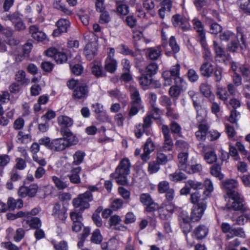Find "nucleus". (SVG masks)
<instances>
[{
  "label": "nucleus",
  "mask_w": 250,
  "mask_h": 250,
  "mask_svg": "<svg viewBox=\"0 0 250 250\" xmlns=\"http://www.w3.org/2000/svg\"><path fill=\"white\" fill-rule=\"evenodd\" d=\"M130 165L129 159L124 158L116 167L115 172L110 174V177L115 179L118 184L122 185H126V176L129 174Z\"/></svg>",
  "instance_id": "obj_1"
},
{
  "label": "nucleus",
  "mask_w": 250,
  "mask_h": 250,
  "mask_svg": "<svg viewBox=\"0 0 250 250\" xmlns=\"http://www.w3.org/2000/svg\"><path fill=\"white\" fill-rule=\"evenodd\" d=\"M181 66L177 63L172 66L169 70L165 71L162 73V78L164 81V85L168 86L172 84V80H174L176 84L185 83L186 81L180 77Z\"/></svg>",
  "instance_id": "obj_2"
},
{
  "label": "nucleus",
  "mask_w": 250,
  "mask_h": 250,
  "mask_svg": "<svg viewBox=\"0 0 250 250\" xmlns=\"http://www.w3.org/2000/svg\"><path fill=\"white\" fill-rule=\"evenodd\" d=\"M93 199V195L89 191L80 194L76 198L73 199L72 204L75 208H79L80 211H83L84 209L88 208L90 207L89 202Z\"/></svg>",
  "instance_id": "obj_3"
},
{
  "label": "nucleus",
  "mask_w": 250,
  "mask_h": 250,
  "mask_svg": "<svg viewBox=\"0 0 250 250\" xmlns=\"http://www.w3.org/2000/svg\"><path fill=\"white\" fill-rule=\"evenodd\" d=\"M229 197V200L228 203V208H232L235 210H246L247 207L244 199L240 193L234 192Z\"/></svg>",
  "instance_id": "obj_4"
},
{
  "label": "nucleus",
  "mask_w": 250,
  "mask_h": 250,
  "mask_svg": "<svg viewBox=\"0 0 250 250\" xmlns=\"http://www.w3.org/2000/svg\"><path fill=\"white\" fill-rule=\"evenodd\" d=\"M221 228L222 231L227 234V238L228 239H232L235 236H239L242 238L246 237L245 232L242 229H232L230 224L228 223H223Z\"/></svg>",
  "instance_id": "obj_5"
},
{
  "label": "nucleus",
  "mask_w": 250,
  "mask_h": 250,
  "mask_svg": "<svg viewBox=\"0 0 250 250\" xmlns=\"http://www.w3.org/2000/svg\"><path fill=\"white\" fill-rule=\"evenodd\" d=\"M82 212L75 209L70 213V217L72 221V229L74 232H79L82 228L83 226Z\"/></svg>",
  "instance_id": "obj_6"
},
{
  "label": "nucleus",
  "mask_w": 250,
  "mask_h": 250,
  "mask_svg": "<svg viewBox=\"0 0 250 250\" xmlns=\"http://www.w3.org/2000/svg\"><path fill=\"white\" fill-rule=\"evenodd\" d=\"M193 28L197 33V40L200 44L205 45V40H206V32L202 21L197 18L192 20Z\"/></svg>",
  "instance_id": "obj_7"
},
{
  "label": "nucleus",
  "mask_w": 250,
  "mask_h": 250,
  "mask_svg": "<svg viewBox=\"0 0 250 250\" xmlns=\"http://www.w3.org/2000/svg\"><path fill=\"white\" fill-rule=\"evenodd\" d=\"M207 208V203L201 202L193 207L192 209L190 220L193 222L199 221L202 217L205 210Z\"/></svg>",
  "instance_id": "obj_8"
},
{
  "label": "nucleus",
  "mask_w": 250,
  "mask_h": 250,
  "mask_svg": "<svg viewBox=\"0 0 250 250\" xmlns=\"http://www.w3.org/2000/svg\"><path fill=\"white\" fill-rule=\"evenodd\" d=\"M45 53L47 56L53 58L58 63H63L67 60L66 54L55 47H50L46 51Z\"/></svg>",
  "instance_id": "obj_9"
},
{
  "label": "nucleus",
  "mask_w": 250,
  "mask_h": 250,
  "mask_svg": "<svg viewBox=\"0 0 250 250\" xmlns=\"http://www.w3.org/2000/svg\"><path fill=\"white\" fill-rule=\"evenodd\" d=\"M56 25L57 29H55L52 33V35L54 37H59L62 33L67 32L70 26V23L67 19H61L56 22Z\"/></svg>",
  "instance_id": "obj_10"
},
{
  "label": "nucleus",
  "mask_w": 250,
  "mask_h": 250,
  "mask_svg": "<svg viewBox=\"0 0 250 250\" xmlns=\"http://www.w3.org/2000/svg\"><path fill=\"white\" fill-rule=\"evenodd\" d=\"M174 208L175 206L171 203L163 204L158 209L160 217L162 220H168L173 213Z\"/></svg>",
  "instance_id": "obj_11"
},
{
  "label": "nucleus",
  "mask_w": 250,
  "mask_h": 250,
  "mask_svg": "<svg viewBox=\"0 0 250 250\" xmlns=\"http://www.w3.org/2000/svg\"><path fill=\"white\" fill-rule=\"evenodd\" d=\"M89 90L85 83H81L74 89L73 92L74 98L78 100H84L88 97Z\"/></svg>",
  "instance_id": "obj_12"
},
{
  "label": "nucleus",
  "mask_w": 250,
  "mask_h": 250,
  "mask_svg": "<svg viewBox=\"0 0 250 250\" xmlns=\"http://www.w3.org/2000/svg\"><path fill=\"white\" fill-rule=\"evenodd\" d=\"M238 186V181L234 179L226 180L222 183V188L226 192L228 196H231L234 192H238L236 190Z\"/></svg>",
  "instance_id": "obj_13"
},
{
  "label": "nucleus",
  "mask_w": 250,
  "mask_h": 250,
  "mask_svg": "<svg viewBox=\"0 0 250 250\" xmlns=\"http://www.w3.org/2000/svg\"><path fill=\"white\" fill-rule=\"evenodd\" d=\"M57 123L61 127L60 132L62 133V130H68L67 128L73 125L74 121L66 115H60L57 117Z\"/></svg>",
  "instance_id": "obj_14"
},
{
  "label": "nucleus",
  "mask_w": 250,
  "mask_h": 250,
  "mask_svg": "<svg viewBox=\"0 0 250 250\" xmlns=\"http://www.w3.org/2000/svg\"><path fill=\"white\" fill-rule=\"evenodd\" d=\"M67 148L64 139L62 138L53 139L51 141V150L55 152H61Z\"/></svg>",
  "instance_id": "obj_15"
},
{
  "label": "nucleus",
  "mask_w": 250,
  "mask_h": 250,
  "mask_svg": "<svg viewBox=\"0 0 250 250\" xmlns=\"http://www.w3.org/2000/svg\"><path fill=\"white\" fill-rule=\"evenodd\" d=\"M161 7L158 10V14L161 19H164L169 16L172 8V1L170 0H164L161 2Z\"/></svg>",
  "instance_id": "obj_16"
},
{
  "label": "nucleus",
  "mask_w": 250,
  "mask_h": 250,
  "mask_svg": "<svg viewBox=\"0 0 250 250\" xmlns=\"http://www.w3.org/2000/svg\"><path fill=\"white\" fill-rule=\"evenodd\" d=\"M155 145L150 138H148L144 147V153L141 155V158L144 161H147L149 158V155L155 149Z\"/></svg>",
  "instance_id": "obj_17"
},
{
  "label": "nucleus",
  "mask_w": 250,
  "mask_h": 250,
  "mask_svg": "<svg viewBox=\"0 0 250 250\" xmlns=\"http://www.w3.org/2000/svg\"><path fill=\"white\" fill-rule=\"evenodd\" d=\"M67 209L62 207L61 205L57 203L54 205L52 215L56 218L61 221H64L66 218V212Z\"/></svg>",
  "instance_id": "obj_18"
},
{
  "label": "nucleus",
  "mask_w": 250,
  "mask_h": 250,
  "mask_svg": "<svg viewBox=\"0 0 250 250\" xmlns=\"http://www.w3.org/2000/svg\"><path fill=\"white\" fill-rule=\"evenodd\" d=\"M61 134L63 136L62 138L66 141L67 147L75 145L78 142V139L76 136L70 130H62Z\"/></svg>",
  "instance_id": "obj_19"
},
{
  "label": "nucleus",
  "mask_w": 250,
  "mask_h": 250,
  "mask_svg": "<svg viewBox=\"0 0 250 250\" xmlns=\"http://www.w3.org/2000/svg\"><path fill=\"white\" fill-rule=\"evenodd\" d=\"M81 167H73L67 176L71 183L74 184H79L81 182L80 173L81 171Z\"/></svg>",
  "instance_id": "obj_20"
},
{
  "label": "nucleus",
  "mask_w": 250,
  "mask_h": 250,
  "mask_svg": "<svg viewBox=\"0 0 250 250\" xmlns=\"http://www.w3.org/2000/svg\"><path fill=\"white\" fill-rule=\"evenodd\" d=\"M97 45L96 42L88 43L84 49V54L87 59L91 60L97 54Z\"/></svg>",
  "instance_id": "obj_21"
},
{
  "label": "nucleus",
  "mask_w": 250,
  "mask_h": 250,
  "mask_svg": "<svg viewBox=\"0 0 250 250\" xmlns=\"http://www.w3.org/2000/svg\"><path fill=\"white\" fill-rule=\"evenodd\" d=\"M200 70L202 76L209 78L212 74L214 68L210 62L205 61L201 65Z\"/></svg>",
  "instance_id": "obj_22"
},
{
  "label": "nucleus",
  "mask_w": 250,
  "mask_h": 250,
  "mask_svg": "<svg viewBox=\"0 0 250 250\" xmlns=\"http://www.w3.org/2000/svg\"><path fill=\"white\" fill-rule=\"evenodd\" d=\"M92 108L93 111L96 114H102L98 117V119L102 122L107 121L108 116L107 114L104 112L103 106L99 103L93 104L92 105Z\"/></svg>",
  "instance_id": "obj_23"
},
{
  "label": "nucleus",
  "mask_w": 250,
  "mask_h": 250,
  "mask_svg": "<svg viewBox=\"0 0 250 250\" xmlns=\"http://www.w3.org/2000/svg\"><path fill=\"white\" fill-rule=\"evenodd\" d=\"M29 31L32 37L36 41L42 42L46 38V35L44 33L39 31L36 25H32L29 27Z\"/></svg>",
  "instance_id": "obj_24"
},
{
  "label": "nucleus",
  "mask_w": 250,
  "mask_h": 250,
  "mask_svg": "<svg viewBox=\"0 0 250 250\" xmlns=\"http://www.w3.org/2000/svg\"><path fill=\"white\" fill-rule=\"evenodd\" d=\"M178 167L184 171H185L188 165V153L187 152H182L179 153L178 155Z\"/></svg>",
  "instance_id": "obj_25"
},
{
  "label": "nucleus",
  "mask_w": 250,
  "mask_h": 250,
  "mask_svg": "<svg viewBox=\"0 0 250 250\" xmlns=\"http://www.w3.org/2000/svg\"><path fill=\"white\" fill-rule=\"evenodd\" d=\"M208 231V228L206 226L200 225L194 229L193 233L197 239H202L207 235Z\"/></svg>",
  "instance_id": "obj_26"
},
{
  "label": "nucleus",
  "mask_w": 250,
  "mask_h": 250,
  "mask_svg": "<svg viewBox=\"0 0 250 250\" xmlns=\"http://www.w3.org/2000/svg\"><path fill=\"white\" fill-rule=\"evenodd\" d=\"M208 127L207 125L205 124H200L198 126V130L196 132L195 135L197 139L200 141H204L206 137L208 135Z\"/></svg>",
  "instance_id": "obj_27"
},
{
  "label": "nucleus",
  "mask_w": 250,
  "mask_h": 250,
  "mask_svg": "<svg viewBox=\"0 0 250 250\" xmlns=\"http://www.w3.org/2000/svg\"><path fill=\"white\" fill-rule=\"evenodd\" d=\"M147 56L151 60H157L161 54V47L158 46L155 47H150L146 49Z\"/></svg>",
  "instance_id": "obj_28"
},
{
  "label": "nucleus",
  "mask_w": 250,
  "mask_h": 250,
  "mask_svg": "<svg viewBox=\"0 0 250 250\" xmlns=\"http://www.w3.org/2000/svg\"><path fill=\"white\" fill-rule=\"evenodd\" d=\"M7 207L9 210L21 208L23 206V201L21 199L15 200L13 197H9L7 202Z\"/></svg>",
  "instance_id": "obj_29"
},
{
  "label": "nucleus",
  "mask_w": 250,
  "mask_h": 250,
  "mask_svg": "<svg viewBox=\"0 0 250 250\" xmlns=\"http://www.w3.org/2000/svg\"><path fill=\"white\" fill-rule=\"evenodd\" d=\"M213 48L215 52L216 56L220 57L222 60L228 59L229 56L227 55L224 49L221 45L215 41H213Z\"/></svg>",
  "instance_id": "obj_30"
},
{
  "label": "nucleus",
  "mask_w": 250,
  "mask_h": 250,
  "mask_svg": "<svg viewBox=\"0 0 250 250\" xmlns=\"http://www.w3.org/2000/svg\"><path fill=\"white\" fill-rule=\"evenodd\" d=\"M204 186L205 189L203 194L202 200H206L208 198L211 193L213 191V183L209 179H206L204 181Z\"/></svg>",
  "instance_id": "obj_31"
},
{
  "label": "nucleus",
  "mask_w": 250,
  "mask_h": 250,
  "mask_svg": "<svg viewBox=\"0 0 250 250\" xmlns=\"http://www.w3.org/2000/svg\"><path fill=\"white\" fill-rule=\"evenodd\" d=\"M173 155L171 153L166 154L164 153L158 152L157 154V161L160 165H166L168 162L172 161Z\"/></svg>",
  "instance_id": "obj_32"
},
{
  "label": "nucleus",
  "mask_w": 250,
  "mask_h": 250,
  "mask_svg": "<svg viewBox=\"0 0 250 250\" xmlns=\"http://www.w3.org/2000/svg\"><path fill=\"white\" fill-rule=\"evenodd\" d=\"M200 89L201 92L207 98H208L210 101H214V95L210 90V86L207 83H203L200 85Z\"/></svg>",
  "instance_id": "obj_33"
},
{
  "label": "nucleus",
  "mask_w": 250,
  "mask_h": 250,
  "mask_svg": "<svg viewBox=\"0 0 250 250\" xmlns=\"http://www.w3.org/2000/svg\"><path fill=\"white\" fill-rule=\"evenodd\" d=\"M188 94L191 99L193 105L196 110L197 114H198L200 110L201 109V107L199 103V94L193 90H190L188 92Z\"/></svg>",
  "instance_id": "obj_34"
},
{
  "label": "nucleus",
  "mask_w": 250,
  "mask_h": 250,
  "mask_svg": "<svg viewBox=\"0 0 250 250\" xmlns=\"http://www.w3.org/2000/svg\"><path fill=\"white\" fill-rule=\"evenodd\" d=\"M239 69L242 75L243 76L244 78L246 79V81L250 82V69L249 68L248 66L246 65H242L240 66ZM244 90L245 91L246 90H250V83L245 85L244 87Z\"/></svg>",
  "instance_id": "obj_35"
},
{
  "label": "nucleus",
  "mask_w": 250,
  "mask_h": 250,
  "mask_svg": "<svg viewBox=\"0 0 250 250\" xmlns=\"http://www.w3.org/2000/svg\"><path fill=\"white\" fill-rule=\"evenodd\" d=\"M53 6L55 8L61 11L65 15H70L73 14V12L66 7L65 5L62 2V0H54Z\"/></svg>",
  "instance_id": "obj_36"
},
{
  "label": "nucleus",
  "mask_w": 250,
  "mask_h": 250,
  "mask_svg": "<svg viewBox=\"0 0 250 250\" xmlns=\"http://www.w3.org/2000/svg\"><path fill=\"white\" fill-rule=\"evenodd\" d=\"M15 80L21 84L28 85L30 83L29 79L26 77L25 72L22 70H20L16 72Z\"/></svg>",
  "instance_id": "obj_37"
},
{
  "label": "nucleus",
  "mask_w": 250,
  "mask_h": 250,
  "mask_svg": "<svg viewBox=\"0 0 250 250\" xmlns=\"http://www.w3.org/2000/svg\"><path fill=\"white\" fill-rule=\"evenodd\" d=\"M130 91L131 93L132 104H137L138 106H140L141 98L140 97L138 90L136 87L133 86L130 88Z\"/></svg>",
  "instance_id": "obj_38"
},
{
  "label": "nucleus",
  "mask_w": 250,
  "mask_h": 250,
  "mask_svg": "<svg viewBox=\"0 0 250 250\" xmlns=\"http://www.w3.org/2000/svg\"><path fill=\"white\" fill-rule=\"evenodd\" d=\"M144 8L149 13V14L154 17L156 15V12L154 10L155 3L152 0H145L143 3Z\"/></svg>",
  "instance_id": "obj_39"
},
{
  "label": "nucleus",
  "mask_w": 250,
  "mask_h": 250,
  "mask_svg": "<svg viewBox=\"0 0 250 250\" xmlns=\"http://www.w3.org/2000/svg\"><path fill=\"white\" fill-rule=\"evenodd\" d=\"M17 142L21 144H27L31 141L30 134H26L23 131H20L17 135Z\"/></svg>",
  "instance_id": "obj_40"
},
{
  "label": "nucleus",
  "mask_w": 250,
  "mask_h": 250,
  "mask_svg": "<svg viewBox=\"0 0 250 250\" xmlns=\"http://www.w3.org/2000/svg\"><path fill=\"white\" fill-rule=\"evenodd\" d=\"M185 83H181L180 84H176L172 86L169 90V93L171 97H177L180 94L181 89L186 85Z\"/></svg>",
  "instance_id": "obj_41"
},
{
  "label": "nucleus",
  "mask_w": 250,
  "mask_h": 250,
  "mask_svg": "<svg viewBox=\"0 0 250 250\" xmlns=\"http://www.w3.org/2000/svg\"><path fill=\"white\" fill-rule=\"evenodd\" d=\"M105 69L110 73H113L117 68V62L115 59H106Z\"/></svg>",
  "instance_id": "obj_42"
},
{
  "label": "nucleus",
  "mask_w": 250,
  "mask_h": 250,
  "mask_svg": "<svg viewBox=\"0 0 250 250\" xmlns=\"http://www.w3.org/2000/svg\"><path fill=\"white\" fill-rule=\"evenodd\" d=\"M158 69V65L155 62H152L149 64L146 67L145 73L146 75L151 77L156 74Z\"/></svg>",
  "instance_id": "obj_43"
},
{
  "label": "nucleus",
  "mask_w": 250,
  "mask_h": 250,
  "mask_svg": "<svg viewBox=\"0 0 250 250\" xmlns=\"http://www.w3.org/2000/svg\"><path fill=\"white\" fill-rule=\"evenodd\" d=\"M216 94L220 100L224 101V102L227 101L229 98V95L228 91L225 88L223 87H218L217 88Z\"/></svg>",
  "instance_id": "obj_44"
},
{
  "label": "nucleus",
  "mask_w": 250,
  "mask_h": 250,
  "mask_svg": "<svg viewBox=\"0 0 250 250\" xmlns=\"http://www.w3.org/2000/svg\"><path fill=\"white\" fill-rule=\"evenodd\" d=\"M202 170V165L200 164H192L191 165H188L185 171L189 174H193L200 172Z\"/></svg>",
  "instance_id": "obj_45"
},
{
  "label": "nucleus",
  "mask_w": 250,
  "mask_h": 250,
  "mask_svg": "<svg viewBox=\"0 0 250 250\" xmlns=\"http://www.w3.org/2000/svg\"><path fill=\"white\" fill-rule=\"evenodd\" d=\"M85 156V153L81 151H77L73 155V165H79L81 164L83 161V158Z\"/></svg>",
  "instance_id": "obj_46"
},
{
  "label": "nucleus",
  "mask_w": 250,
  "mask_h": 250,
  "mask_svg": "<svg viewBox=\"0 0 250 250\" xmlns=\"http://www.w3.org/2000/svg\"><path fill=\"white\" fill-rule=\"evenodd\" d=\"M26 223L33 229H39L42 226L41 220L37 217H33L30 220H27Z\"/></svg>",
  "instance_id": "obj_47"
},
{
  "label": "nucleus",
  "mask_w": 250,
  "mask_h": 250,
  "mask_svg": "<svg viewBox=\"0 0 250 250\" xmlns=\"http://www.w3.org/2000/svg\"><path fill=\"white\" fill-rule=\"evenodd\" d=\"M203 195H201L199 191H196L190 195V201L192 204H198L201 202H205L206 200H202Z\"/></svg>",
  "instance_id": "obj_48"
},
{
  "label": "nucleus",
  "mask_w": 250,
  "mask_h": 250,
  "mask_svg": "<svg viewBox=\"0 0 250 250\" xmlns=\"http://www.w3.org/2000/svg\"><path fill=\"white\" fill-rule=\"evenodd\" d=\"M169 179L173 182H179L187 178L186 175L180 172H175L172 174H170L169 175Z\"/></svg>",
  "instance_id": "obj_49"
},
{
  "label": "nucleus",
  "mask_w": 250,
  "mask_h": 250,
  "mask_svg": "<svg viewBox=\"0 0 250 250\" xmlns=\"http://www.w3.org/2000/svg\"><path fill=\"white\" fill-rule=\"evenodd\" d=\"M221 167L219 165H215L211 167L210 173L214 177L221 180L224 178V175L221 173Z\"/></svg>",
  "instance_id": "obj_50"
},
{
  "label": "nucleus",
  "mask_w": 250,
  "mask_h": 250,
  "mask_svg": "<svg viewBox=\"0 0 250 250\" xmlns=\"http://www.w3.org/2000/svg\"><path fill=\"white\" fill-rule=\"evenodd\" d=\"M164 143L163 149L164 151H171L173 147V142L171 136L164 137Z\"/></svg>",
  "instance_id": "obj_51"
},
{
  "label": "nucleus",
  "mask_w": 250,
  "mask_h": 250,
  "mask_svg": "<svg viewBox=\"0 0 250 250\" xmlns=\"http://www.w3.org/2000/svg\"><path fill=\"white\" fill-rule=\"evenodd\" d=\"M103 239L102 235L99 229H96L92 233L91 241L95 244H100Z\"/></svg>",
  "instance_id": "obj_52"
},
{
  "label": "nucleus",
  "mask_w": 250,
  "mask_h": 250,
  "mask_svg": "<svg viewBox=\"0 0 250 250\" xmlns=\"http://www.w3.org/2000/svg\"><path fill=\"white\" fill-rule=\"evenodd\" d=\"M152 79L151 77L146 76H143L139 78V83L143 89H146L151 83Z\"/></svg>",
  "instance_id": "obj_53"
},
{
  "label": "nucleus",
  "mask_w": 250,
  "mask_h": 250,
  "mask_svg": "<svg viewBox=\"0 0 250 250\" xmlns=\"http://www.w3.org/2000/svg\"><path fill=\"white\" fill-rule=\"evenodd\" d=\"M187 185L189 186L190 189L192 188L194 190L201 189L204 187V185L202 183L196 180H188L187 182Z\"/></svg>",
  "instance_id": "obj_54"
},
{
  "label": "nucleus",
  "mask_w": 250,
  "mask_h": 250,
  "mask_svg": "<svg viewBox=\"0 0 250 250\" xmlns=\"http://www.w3.org/2000/svg\"><path fill=\"white\" fill-rule=\"evenodd\" d=\"M52 180L56 187L59 189H63L68 186L67 182H63L57 176H53Z\"/></svg>",
  "instance_id": "obj_55"
},
{
  "label": "nucleus",
  "mask_w": 250,
  "mask_h": 250,
  "mask_svg": "<svg viewBox=\"0 0 250 250\" xmlns=\"http://www.w3.org/2000/svg\"><path fill=\"white\" fill-rule=\"evenodd\" d=\"M236 38L235 35L232 32L227 31H225L220 35V39L221 41H232Z\"/></svg>",
  "instance_id": "obj_56"
},
{
  "label": "nucleus",
  "mask_w": 250,
  "mask_h": 250,
  "mask_svg": "<svg viewBox=\"0 0 250 250\" xmlns=\"http://www.w3.org/2000/svg\"><path fill=\"white\" fill-rule=\"evenodd\" d=\"M180 227L185 234L188 233L191 229V227L189 224V219L188 218H182V221L180 222Z\"/></svg>",
  "instance_id": "obj_57"
},
{
  "label": "nucleus",
  "mask_w": 250,
  "mask_h": 250,
  "mask_svg": "<svg viewBox=\"0 0 250 250\" xmlns=\"http://www.w3.org/2000/svg\"><path fill=\"white\" fill-rule=\"evenodd\" d=\"M116 9L118 13L123 16L127 15L129 12L128 6L125 4H119Z\"/></svg>",
  "instance_id": "obj_58"
},
{
  "label": "nucleus",
  "mask_w": 250,
  "mask_h": 250,
  "mask_svg": "<svg viewBox=\"0 0 250 250\" xmlns=\"http://www.w3.org/2000/svg\"><path fill=\"white\" fill-rule=\"evenodd\" d=\"M204 159L208 164H212L217 160V156L214 152L211 151L205 154Z\"/></svg>",
  "instance_id": "obj_59"
},
{
  "label": "nucleus",
  "mask_w": 250,
  "mask_h": 250,
  "mask_svg": "<svg viewBox=\"0 0 250 250\" xmlns=\"http://www.w3.org/2000/svg\"><path fill=\"white\" fill-rule=\"evenodd\" d=\"M175 146L177 149L183 151H186L189 148L188 143L183 140H177L175 143Z\"/></svg>",
  "instance_id": "obj_60"
},
{
  "label": "nucleus",
  "mask_w": 250,
  "mask_h": 250,
  "mask_svg": "<svg viewBox=\"0 0 250 250\" xmlns=\"http://www.w3.org/2000/svg\"><path fill=\"white\" fill-rule=\"evenodd\" d=\"M170 128L172 133L178 134L181 136L180 134L181 133L182 128L180 125L177 122L171 121L170 125Z\"/></svg>",
  "instance_id": "obj_61"
},
{
  "label": "nucleus",
  "mask_w": 250,
  "mask_h": 250,
  "mask_svg": "<svg viewBox=\"0 0 250 250\" xmlns=\"http://www.w3.org/2000/svg\"><path fill=\"white\" fill-rule=\"evenodd\" d=\"M166 115L170 120L173 121L174 120H177L179 117V114L175 111L174 108L170 107L167 109Z\"/></svg>",
  "instance_id": "obj_62"
},
{
  "label": "nucleus",
  "mask_w": 250,
  "mask_h": 250,
  "mask_svg": "<svg viewBox=\"0 0 250 250\" xmlns=\"http://www.w3.org/2000/svg\"><path fill=\"white\" fill-rule=\"evenodd\" d=\"M241 9L250 14V0H239Z\"/></svg>",
  "instance_id": "obj_63"
},
{
  "label": "nucleus",
  "mask_w": 250,
  "mask_h": 250,
  "mask_svg": "<svg viewBox=\"0 0 250 250\" xmlns=\"http://www.w3.org/2000/svg\"><path fill=\"white\" fill-rule=\"evenodd\" d=\"M52 243L56 250H68V244L66 241H62L58 244L52 242Z\"/></svg>",
  "instance_id": "obj_64"
}]
</instances>
